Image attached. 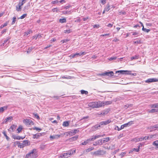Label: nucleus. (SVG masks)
Returning <instances> with one entry per match:
<instances>
[{"label":"nucleus","mask_w":158,"mask_h":158,"mask_svg":"<svg viewBox=\"0 0 158 158\" xmlns=\"http://www.w3.org/2000/svg\"><path fill=\"white\" fill-rule=\"evenodd\" d=\"M35 150V149H33L30 153L27 154L25 158H32L33 154Z\"/></svg>","instance_id":"obj_10"},{"label":"nucleus","mask_w":158,"mask_h":158,"mask_svg":"<svg viewBox=\"0 0 158 158\" xmlns=\"http://www.w3.org/2000/svg\"><path fill=\"white\" fill-rule=\"evenodd\" d=\"M45 145H44L43 144H42V145H40V148L41 149L43 150L44 149V148H45Z\"/></svg>","instance_id":"obj_47"},{"label":"nucleus","mask_w":158,"mask_h":158,"mask_svg":"<svg viewBox=\"0 0 158 158\" xmlns=\"http://www.w3.org/2000/svg\"><path fill=\"white\" fill-rule=\"evenodd\" d=\"M33 129L34 130H36V131H40L42 130L41 128H38L37 127H36L33 128Z\"/></svg>","instance_id":"obj_45"},{"label":"nucleus","mask_w":158,"mask_h":158,"mask_svg":"<svg viewBox=\"0 0 158 158\" xmlns=\"http://www.w3.org/2000/svg\"><path fill=\"white\" fill-rule=\"evenodd\" d=\"M10 39V38L8 37L6 40H5L4 42V44H5Z\"/></svg>","instance_id":"obj_64"},{"label":"nucleus","mask_w":158,"mask_h":158,"mask_svg":"<svg viewBox=\"0 0 158 158\" xmlns=\"http://www.w3.org/2000/svg\"><path fill=\"white\" fill-rule=\"evenodd\" d=\"M106 153V152L103 150H98L94 152L93 153V154L96 155H101L104 154Z\"/></svg>","instance_id":"obj_8"},{"label":"nucleus","mask_w":158,"mask_h":158,"mask_svg":"<svg viewBox=\"0 0 158 158\" xmlns=\"http://www.w3.org/2000/svg\"><path fill=\"white\" fill-rule=\"evenodd\" d=\"M116 58H117L116 57H111L109 59V60H115L116 59Z\"/></svg>","instance_id":"obj_54"},{"label":"nucleus","mask_w":158,"mask_h":158,"mask_svg":"<svg viewBox=\"0 0 158 158\" xmlns=\"http://www.w3.org/2000/svg\"><path fill=\"white\" fill-rule=\"evenodd\" d=\"M94 148L93 147H91L90 148H89L87 149H86L84 150V153H87L91 151H92L94 149Z\"/></svg>","instance_id":"obj_19"},{"label":"nucleus","mask_w":158,"mask_h":158,"mask_svg":"<svg viewBox=\"0 0 158 158\" xmlns=\"http://www.w3.org/2000/svg\"><path fill=\"white\" fill-rule=\"evenodd\" d=\"M111 122V121L110 120H108L106 121H102L100 123V125L101 126L102 125H106L110 123Z\"/></svg>","instance_id":"obj_15"},{"label":"nucleus","mask_w":158,"mask_h":158,"mask_svg":"<svg viewBox=\"0 0 158 158\" xmlns=\"http://www.w3.org/2000/svg\"><path fill=\"white\" fill-rule=\"evenodd\" d=\"M145 82L146 83H151L152 82V81L151 78H149L147 79L145 81Z\"/></svg>","instance_id":"obj_42"},{"label":"nucleus","mask_w":158,"mask_h":158,"mask_svg":"<svg viewBox=\"0 0 158 158\" xmlns=\"http://www.w3.org/2000/svg\"><path fill=\"white\" fill-rule=\"evenodd\" d=\"M59 22L61 23H65L66 22V20L65 18H63L62 19H60L59 20Z\"/></svg>","instance_id":"obj_25"},{"label":"nucleus","mask_w":158,"mask_h":158,"mask_svg":"<svg viewBox=\"0 0 158 158\" xmlns=\"http://www.w3.org/2000/svg\"><path fill=\"white\" fill-rule=\"evenodd\" d=\"M156 103L152 104L150 105V106L151 108H153L151 110H148L147 111L149 113H154L155 112H158V107H152V105H154Z\"/></svg>","instance_id":"obj_3"},{"label":"nucleus","mask_w":158,"mask_h":158,"mask_svg":"<svg viewBox=\"0 0 158 158\" xmlns=\"http://www.w3.org/2000/svg\"><path fill=\"white\" fill-rule=\"evenodd\" d=\"M69 125V123L68 121H64L63 123V126L64 127H68Z\"/></svg>","instance_id":"obj_26"},{"label":"nucleus","mask_w":158,"mask_h":158,"mask_svg":"<svg viewBox=\"0 0 158 158\" xmlns=\"http://www.w3.org/2000/svg\"><path fill=\"white\" fill-rule=\"evenodd\" d=\"M81 93L82 94H85V95H86L88 94V92L87 91H85L84 90H81Z\"/></svg>","instance_id":"obj_30"},{"label":"nucleus","mask_w":158,"mask_h":158,"mask_svg":"<svg viewBox=\"0 0 158 158\" xmlns=\"http://www.w3.org/2000/svg\"><path fill=\"white\" fill-rule=\"evenodd\" d=\"M109 112V111L107 110H105L102 111V112L100 113V114H102V115L104 116L106 115Z\"/></svg>","instance_id":"obj_21"},{"label":"nucleus","mask_w":158,"mask_h":158,"mask_svg":"<svg viewBox=\"0 0 158 158\" xmlns=\"http://www.w3.org/2000/svg\"><path fill=\"white\" fill-rule=\"evenodd\" d=\"M133 121H131L128 122V123L122 125L121 126V128H122L123 129L125 127L130 126L133 123Z\"/></svg>","instance_id":"obj_9"},{"label":"nucleus","mask_w":158,"mask_h":158,"mask_svg":"<svg viewBox=\"0 0 158 158\" xmlns=\"http://www.w3.org/2000/svg\"><path fill=\"white\" fill-rule=\"evenodd\" d=\"M32 49L31 48H29L27 52V53H29L31 51Z\"/></svg>","instance_id":"obj_53"},{"label":"nucleus","mask_w":158,"mask_h":158,"mask_svg":"<svg viewBox=\"0 0 158 158\" xmlns=\"http://www.w3.org/2000/svg\"><path fill=\"white\" fill-rule=\"evenodd\" d=\"M24 123H25L26 125H33V123L32 121L30 119H26L23 120Z\"/></svg>","instance_id":"obj_11"},{"label":"nucleus","mask_w":158,"mask_h":158,"mask_svg":"<svg viewBox=\"0 0 158 158\" xmlns=\"http://www.w3.org/2000/svg\"><path fill=\"white\" fill-rule=\"evenodd\" d=\"M75 150H71L67 152L69 155H68L69 156V157H70L71 155L74 154L75 153Z\"/></svg>","instance_id":"obj_17"},{"label":"nucleus","mask_w":158,"mask_h":158,"mask_svg":"<svg viewBox=\"0 0 158 158\" xmlns=\"http://www.w3.org/2000/svg\"><path fill=\"white\" fill-rule=\"evenodd\" d=\"M8 24V22H6L5 23H4V24L3 25H2L0 26V29H2V28L3 27H5Z\"/></svg>","instance_id":"obj_37"},{"label":"nucleus","mask_w":158,"mask_h":158,"mask_svg":"<svg viewBox=\"0 0 158 158\" xmlns=\"http://www.w3.org/2000/svg\"><path fill=\"white\" fill-rule=\"evenodd\" d=\"M42 135L40 133H37L33 135V138L34 139L36 138L38 139Z\"/></svg>","instance_id":"obj_18"},{"label":"nucleus","mask_w":158,"mask_h":158,"mask_svg":"<svg viewBox=\"0 0 158 158\" xmlns=\"http://www.w3.org/2000/svg\"><path fill=\"white\" fill-rule=\"evenodd\" d=\"M110 140V138L109 137H106L105 139H100L98 140V144H99V145H101L103 143H106V142H108Z\"/></svg>","instance_id":"obj_4"},{"label":"nucleus","mask_w":158,"mask_h":158,"mask_svg":"<svg viewBox=\"0 0 158 158\" xmlns=\"http://www.w3.org/2000/svg\"><path fill=\"white\" fill-rule=\"evenodd\" d=\"M78 137V135H76L70 138V139L72 141H74L77 139Z\"/></svg>","instance_id":"obj_23"},{"label":"nucleus","mask_w":158,"mask_h":158,"mask_svg":"<svg viewBox=\"0 0 158 158\" xmlns=\"http://www.w3.org/2000/svg\"><path fill=\"white\" fill-rule=\"evenodd\" d=\"M113 26V24L109 23L107 25V26L109 27H111Z\"/></svg>","instance_id":"obj_60"},{"label":"nucleus","mask_w":158,"mask_h":158,"mask_svg":"<svg viewBox=\"0 0 158 158\" xmlns=\"http://www.w3.org/2000/svg\"><path fill=\"white\" fill-rule=\"evenodd\" d=\"M15 127L16 126L15 125H13L10 127V130H11L12 131H13L15 129Z\"/></svg>","instance_id":"obj_34"},{"label":"nucleus","mask_w":158,"mask_h":158,"mask_svg":"<svg viewBox=\"0 0 158 158\" xmlns=\"http://www.w3.org/2000/svg\"><path fill=\"white\" fill-rule=\"evenodd\" d=\"M104 10L106 11H108L110 10V6L109 4L106 5V6L104 8Z\"/></svg>","instance_id":"obj_28"},{"label":"nucleus","mask_w":158,"mask_h":158,"mask_svg":"<svg viewBox=\"0 0 158 158\" xmlns=\"http://www.w3.org/2000/svg\"><path fill=\"white\" fill-rule=\"evenodd\" d=\"M119 13H120V14H122L123 15H125L126 14V13L124 11H121Z\"/></svg>","instance_id":"obj_57"},{"label":"nucleus","mask_w":158,"mask_h":158,"mask_svg":"<svg viewBox=\"0 0 158 158\" xmlns=\"http://www.w3.org/2000/svg\"><path fill=\"white\" fill-rule=\"evenodd\" d=\"M103 104L104 103H102V102L100 101L92 102L89 103V106L93 108H97L102 106Z\"/></svg>","instance_id":"obj_2"},{"label":"nucleus","mask_w":158,"mask_h":158,"mask_svg":"<svg viewBox=\"0 0 158 158\" xmlns=\"http://www.w3.org/2000/svg\"><path fill=\"white\" fill-rule=\"evenodd\" d=\"M98 140L97 141H96L94 144H93V145L95 146H96L97 145H99V144H98Z\"/></svg>","instance_id":"obj_63"},{"label":"nucleus","mask_w":158,"mask_h":158,"mask_svg":"<svg viewBox=\"0 0 158 158\" xmlns=\"http://www.w3.org/2000/svg\"><path fill=\"white\" fill-rule=\"evenodd\" d=\"M131 71L127 70H118L116 71V73H119L121 74H131Z\"/></svg>","instance_id":"obj_7"},{"label":"nucleus","mask_w":158,"mask_h":158,"mask_svg":"<svg viewBox=\"0 0 158 158\" xmlns=\"http://www.w3.org/2000/svg\"><path fill=\"white\" fill-rule=\"evenodd\" d=\"M134 44L137 43L138 44H140L141 43L140 40H139V41H134Z\"/></svg>","instance_id":"obj_55"},{"label":"nucleus","mask_w":158,"mask_h":158,"mask_svg":"<svg viewBox=\"0 0 158 158\" xmlns=\"http://www.w3.org/2000/svg\"><path fill=\"white\" fill-rule=\"evenodd\" d=\"M17 144L18 147L20 148H23L25 146L29 145L30 144V143L28 140H24L22 143H21L19 141H16L15 142V144Z\"/></svg>","instance_id":"obj_1"},{"label":"nucleus","mask_w":158,"mask_h":158,"mask_svg":"<svg viewBox=\"0 0 158 158\" xmlns=\"http://www.w3.org/2000/svg\"><path fill=\"white\" fill-rule=\"evenodd\" d=\"M27 15V14H24L22 15L21 17H20L19 18V19H23L25 17H26Z\"/></svg>","instance_id":"obj_44"},{"label":"nucleus","mask_w":158,"mask_h":158,"mask_svg":"<svg viewBox=\"0 0 158 158\" xmlns=\"http://www.w3.org/2000/svg\"><path fill=\"white\" fill-rule=\"evenodd\" d=\"M101 3L103 4L104 5L106 3V0H100Z\"/></svg>","instance_id":"obj_51"},{"label":"nucleus","mask_w":158,"mask_h":158,"mask_svg":"<svg viewBox=\"0 0 158 158\" xmlns=\"http://www.w3.org/2000/svg\"><path fill=\"white\" fill-rule=\"evenodd\" d=\"M99 27V25H95L94 26V28H98Z\"/></svg>","instance_id":"obj_61"},{"label":"nucleus","mask_w":158,"mask_h":158,"mask_svg":"<svg viewBox=\"0 0 158 158\" xmlns=\"http://www.w3.org/2000/svg\"><path fill=\"white\" fill-rule=\"evenodd\" d=\"M31 32H32L31 31H29L27 32H25L24 35L27 36L28 34H30Z\"/></svg>","instance_id":"obj_48"},{"label":"nucleus","mask_w":158,"mask_h":158,"mask_svg":"<svg viewBox=\"0 0 158 158\" xmlns=\"http://www.w3.org/2000/svg\"><path fill=\"white\" fill-rule=\"evenodd\" d=\"M73 130H71L70 131H68L67 133L68 134L67 135H71V136L72 135H73V134H74V133H73Z\"/></svg>","instance_id":"obj_38"},{"label":"nucleus","mask_w":158,"mask_h":158,"mask_svg":"<svg viewBox=\"0 0 158 158\" xmlns=\"http://www.w3.org/2000/svg\"><path fill=\"white\" fill-rule=\"evenodd\" d=\"M89 141L88 140V139L86 140L85 141H84L83 142H82L81 143V145H86L87 144L89 143Z\"/></svg>","instance_id":"obj_35"},{"label":"nucleus","mask_w":158,"mask_h":158,"mask_svg":"<svg viewBox=\"0 0 158 158\" xmlns=\"http://www.w3.org/2000/svg\"><path fill=\"white\" fill-rule=\"evenodd\" d=\"M70 12V11H63V13L64 14H67L68 13H69Z\"/></svg>","instance_id":"obj_58"},{"label":"nucleus","mask_w":158,"mask_h":158,"mask_svg":"<svg viewBox=\"0 0 158 158\" xmlns=\"http://www.w3.org/2000/svg\"><path fill=\"white\" fill-rule=\"evenodd\" d=\"M152 107H158V103H156L154 105H152Z\"/></svg>","instance_id":"obj_59"},{"label":"nucleus","mask_w":158,"mask_h":158,"mask_svg":"<svg viewBox=\"0 0 158 158\" xmlns=\"http://www.w3.org/2000/svg\"><path fill=\"white\" fill-rule=\"evenodd\" d=\"M16 18L15 17H14L13 18L12 21V22L11 24L13 25L15 23L16 21Z\"/></svg>","instance_id":"obj_41"},{"label":"nucleus","mask_w":158,"mask_h":158,"mask_svg":"<svg viewBox=\"0 0 158 158\" xmlns=\"http://www.w3.org/2000/svg\"><path fill=\"white\" fill-rule=\"evenodd\" d=\"M12 138L14 139H16L17 140H19L21 139H24L25 137H23L22 136H16L15 135H13L12 136Z\"/></svg>","instance_id":"obj_14"},{"label":"nucleus","mask_w":158,"mask_h":158,"mask_svg":"<svg viewBox=\"0 0 158 158\" xmlns=\"http://www.w3.org/2000/svg\"><path fill=\"white\" fill-rule=\"evenodd\" d=\"M2 133L3 134L4 136L6 137L7 140L8 141L10 139V138L7 135L6 131H3L2 132Z\"/></svg>","instance_id":"obj_22"},{"label":"nucleus","mask_w":158,"mask_h":158,"mask_svg":"<svg viewBox=\"0 0 158 158\" xmlns=\"http://www.w3.org/2000/svg\"><path fill=\"white\" fill-rule=\"evenodd\" d=\"M60 136V135H51L50 136V138L52 139H57L59 138Z\"/></svg>","instance_id":"obj_16"},{"label":"nucleus","mask_w":158,"mask_h":158,"mask_svg":"<svg viewBox=\"0 0 158 158\" xmlns=\"http://www.w3.org/2000/svg\"><path fill=\"white\" fill-rule=\"evenodd\" d=\"M95 139H96L95 138V137H94V135L92 136V138H90L88 139V140L89 142L90 141H93Z\"/></svg>","instance_id":"obj_39"},{"label":"nucleus","mask_w":158,"mask_h":158,"mask_svg":"<svg viewBox=\"0 0 158 158\" xmlns=\"http://www.w3.org/2000/svg\"><path fill=\"white\" fill-rule=\"evenodd\" d=\"M152 144L153 145L156 146L157 148H158V140H156L154 141L153 142Z\"/></svg>","instance_id":"obj_29"},{"label":"nucleus","mask_w":158,"mask_h":158,"mask_svg":"<svg viewBox=\"0 0 158 158\" xmlns=\"http://www.w3.org/2000/svg\"><path fill=\"white\" fill-rule=\"evenodd\" d=\"M132 33V35H137L139 34V33L137 32H133Z\"/></svg>","instance_id":"obj_62"},{"label":"nucleus","mask_w":158,"mask_h":158,"mask_svg":"<svg viewBox=\"0 0 158 158\" xmlns=\"http://www.w3.org/2000/svg\"><path fill=\"white\" fill-rule=\"evenodd\" d=\"M33 115L35 116V117L38 119H40V117L37 114H33Z\"/></svg>","instance_id":"obj_43"},{"label":"nucleus","mask_w":158,"mask_h":158,"mask_svg":"<svg viewBox=\"0 0 158 158\" xmlns=\"http://www.w3.org/2000/svg\"><path fill=\"white\" fill-rule=\"evenodd\" d=\"M22 129V127L21 126H19V127L18 128L17 130V131H18V132H17V133H19L21 131Z\"/></svg>","instance_id":"obj_33"},{"label":"nucleus","mask_w":158,"mask_h":158,"mask_svg":"<svg viewBox=\"0 0 158 158\" xmlns=\"http://www.w3.org/2000/svg\"><path fill=\"white\" fill-rule=\"evenodd\" d=\"M142 30L144 31H145L146 32H149L150 31V30L148 29H147L144 28V27H142Z\"/></svg>","instance_id":"obj_32"},{"label":"nucleus","mask_w":158,"mask_h":158,"mask_svg":"<svg viewBox=\"0 0 158 158\" xmlns=\"http://www.w3.org/2000/svg\"><path fill=\"white\" fill-rule=\"evenodd\" d=\"M21 6L19 5V4L18 5V6H16V10L17 11H20L21 10Z\"/></svg>","instance_id":"obj_27"},{"label":"nucleus","mask_w":158,"mask_h":158,"mask_svg":"<svg viewBox=\"0 0 158 158\" xmlns=\"http://www.w3.org/2000/svg\"><path fill=\"white\" fill-rule=\"evenodd\" d=\"M73 130V133H74V134L76 133H77L78 132H79V130L78 129H74Z\"/></svg>","instance_id":"obj_50"},{"label":"nucleus","mask_w":158,"mask_h":158,"mask_svg":"<svg viewBox=\"0 0 158 158\" xmlns=\"http://www.w3.org/2000/svg\"><path fill=\"white\" fill-rule=\"evenodd\" d=\"M13 119V117L12 116L6 118L2 122V123H6L8 121L11 122Z\"/></svg>","instance_id":"obj_13"},{"label":"nucleus","mask_w":158,"mask_h":158,"mask_svg":"<svg viewBox=\"0 0 158 158\" xmlns=\"http://www.w3.org/2000/svg\"><path fill=\"white\" fill-rule=\"evenodd\" d=\"M7 108V106H4L0 108V113L3 112Z\"/></svg>","instance_id":"obj_24"},{"label":"nucleus","mask_w":158,"mask_h":158,"mask_svg":"<svg viewBox=\"0 0 158 158\" xmlns=\"http://www.w3.org/2000/svg\"><path fill=\"white\" fill-rule=\"evenodd\" d=\"M149 136H146L143 137H140L139 138H135L134 140L135 142L142 141L143 140H148L149 139Z\"/></svg>","instance_id":"obj_5"},{"label":"nucleus","mask_w":158,"mask_h":158,"mask_svg":"<svg viewBox=\"0 0 158 158\" xmlns=\"http://www.w3.org/2000/svg\"><path fill=\"white\" fill-rule=\"evenodd\" d=\"M71 32L70 30H66L64 31V33H69Z\"/></svg>","instance_id":"obj_52"},{"label":"nucleus","mask_w":158,"mask_h":158,"mask_svg":"<svg viewBox=\"0 0 158 158\" xmlns=\"http://www.w3.org/2000/svg\"><path fill=\"white\" fill-rule=\"evenodd\" d=\"M114 73L113 71H110L109 72H105L103 73L99 74V75L101 76H107L110 77H111L113 76Z\"/></svg>","instance_id":"obj_6"},{"label":"nucleus","mask_w":158,"mask_h":158,"mask_svg":"<svg viewBox=\"0 0 158 158\" xmlns=\"http://www.w3.org/2000/svg\"><path fill=\"white\" fill-rule=\"evenodd\" d=\"M74 55L75 57H77L78 56H80V53H76L74 54Z\"/></svg>","instance_id":"obj_56"},{"label":"nucleus","mask_w":158,"mask_h":158,"mask_svg":"<svg viewBox=\"0 0 158 158\" xmlns=\"http://www.w3.org/2000/svg\"><path fill=\"white\" fill-rule=\"evenodd\" d=\"M105 135L104 134H103V135H97L95 136H94L95 137V139H96L97 138H99L100 137H103L104 135Z\"/></svg>","instance_id":"obj_40"},{"label":"nucleus","mask_w":158,"mask_h":158,"mask_svg":"<svg viewBox=\"0 0 158 158\" xmlns=\"http://www.w3.org/2000/svg\"><path fill=\"white\" fill-rule=\"evenodd\" d=\"M152 80L153 82H158V79L155 78H152Z\"/></svg>","instance_id":"obj_46"},{"label":"nucleus","mask_w":158,"mask_h":158,"mask_svg":"<svg viewBox=\"0 0 158 158\" xmlns=\"http://www.w3.org/2000/svg\"><path fill=\"white\" fill-rule=\"evenodd\" d=\"M139 56L138 55H135V56H132L131 58V60H132L133 59H138Z\"/></svg>","instance_id":"obj_31"},{"label":"nucleus","mask_w":158,"mask_h":158,"mask_svg":"<svg viewBox=\"0 0 158 158\" xmlns=\"http://www.w3.org/2000/svg\"><path fill=\"white\" fill-rule=\"evenodd\" d=\"M101 126V125H100V123H99V124H96L91 127V130L92 131H96L98 129V127H100Z\"/></svg>","instance_id":"obj_12"},{"label":"nucleus","mask_w":158,"mask_h":158,"mask_svg":"<svg viewBox=\"0 0 158 158\" xmlns=\"http://www.w3.org/2000/svg\"><path fill=\"white\" fill-rule=\"evenodd\" d=\"M158 128V124H156L154 126H151L149 127V129H156Z\"/></svg>","instance_id":"obj_20"},{"label":"nucleus","mask_w":158,"mask_h":158,"mask_svg":"<svg viewBox=\"0 0 158 158\" xmlns=\"http://www.w3.org/2000/svg\"><path fill=\"white\" fill-rule=\"evenodd\" d=\"M62 78L63 79H70L71 78V76H69L68 77H66L65 76H63L62 77Z\"/></svg>","instance_id":"obj_49"},{"label":"nucleus","mask_w":158,"mask_h":158,"mask_svg":"<svg viewBox=\"0 0 158 158\" xmlns=\"http://www.w3.org/2000/svg\"><path fill=\"white\" fill-rule=\"evenodd\" d=\"M68 155L67 152L66 153H63V156H64V158H68L69 157V156Z\"/></svg>","instance_id":"obj_36"}]
</instances>
